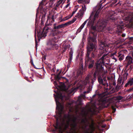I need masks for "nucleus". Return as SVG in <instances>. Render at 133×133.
Listing matches in <instances>:
<instances>
[{"mask_svg": "<svg viewBox=\"0 0 133 133\" xmlns=\"http://www.w3.org/2000/svg\"><path fill=\"white\" fill-rule=\"evenodd\" d=\"M109 44L108 45L105 43L103 42H101L99 45V49L101 50L100 52L101 54H103L101 52H103L105 53L102 57L96 63V67L97 71L99 73H101L102 75H103L107 72V71H105L103 69V66L104 65V61L103 60L105 59L107 57V55L110 52V51L108 50V47Z\"/></svg>", "mask_w": 133, "mask_h": 133, "instance_id": "f257e3e1", "label": "nucleus"}, {"mask_svg": "<svg viewBox=\"0 0 133 133\" xmlns=\"http://www.w3.org/2000/svg\"><path fill=\"white\" fill-rule=\"evenodd\" d=\"M97 46L95 45H94L93 44H90L89 46L87 47V51L85 58V63L86 64H89V68H91L94 64V61L89 57V55L90 53V52L91 51L93 50L94 51L96 49Z\"/></svg>", "mask_w": 133, "mask_h": 133, "instance_id": "f03ea898", "label": "nucleus"}, {"mask_svg": "<svg viewBox=\"0 0 133 133\" xmlns=\"http://www.w3.org/2000/svg\"><path fill=\"white\" fill-rule=\"evenodd\" d=\"M107 22L102 20H100L97 22L96 25L91 26V29L94 30H98V31H103L106 24Z\"/></svg>", "mask_w": 133, "mask_h": 133, "instance_id": "7ed1b4c3", "label": "nucleus"}, {"mask_svg": "<svg viewBox=\"0 0 133 133\" xmlns=\"http://www.w3.org/2000/svg\"><path fill=\"white\" fill-rule=\"evenodd\" d=\"M58 37L57 35L55 37L53 38L51 41H49L47 44V50H49L53 49H57L58 48V46L55 43H52V42H56L58 41Z\"/></svg>", "mask_w": 133, "mask_h": 133, "instance_id": "20e7f679", "label": "nucleus"}, {"mask_svg": "<svg viewBox=\"0 0 133 133\" xmlns=\"http://www.w3.org/2000/svg\"><path fill=\"white\" fill-rule=\"evenodd\" d=\"M63 98V96L62 94L61 93L57 94L55 97V99L57 105L56 109H57L59 111V114L60 115L62 113L64 107L63 105L59 102H58L56 99L57 98H59L62 99Z\"/></svg>", "mask_w": 133, "mask_h": 133, "instance_id": "39448f33", "label": "nucleus"}, {"mask_svg": "<svg viewBox=\"0 0 133 133\" xmlns=\"http://www.w3.org/2000/svg\"><path fill=\"white\" fill-rule=\"evenodd\" d=\"M96 71L94 73L93 76V78L91 76V75H88L86 77L82 85H84L87 84L89 85V83H90V80L91 81V83L92 84L96 80Z\"/></svg>", "mask_w": 133, "mask_h": 133, "instance_id": "423d86ee", "label": "nucleus"}, {"mask_svg": "<svg viewBox=\"0 0 133 133\" xmlns=\"http://www.w3.org/2000/svg\"><path fill=\"white\" fill-rule=\"evenodd\" d=\"M100 11V10L98 9L96 11L93 12L91 14L89 19L91 20L92 22L94 23L95 20L98 17Z\"/></svg>", "mask_w": 133, "mask_h": 133, "instance_id": "0eeeda50", "label": "nucleus"}, {"mask_svg": "<svg viewBox=\"0 0 133 133\" xmlns=\"http://www.w3.org/2000/svg\"><path fill=\"white\" fill-rule=\"evenodd\" d=\"M82 10H81L75 16L76 17L78 18H82L84 14V12L86 10V6L85 5L84 6H82Z\"/></svg>", "mask_w": 133, "mask_h": 133, "instance_id": "6e6552de", "label": "nucleus"}, {"mask_svg": "<svg viewBox=\"0 0 133 133\" xmlns=\"http://www.w3.org/2000/svg\"><path fill=\"white\" fill-rule=\"evenodd\" d=\"M57 123L55 127L56 129H58L59 133H62L63 130V125H60L58 123V118L56 119Z\"/></svg>", "mask_w": 133, "mask_h": 133, "instance_id": "1a4fd4ad", "label": "nucleus"}, {"mask_svg": "<svg viewBox=\"0 0 133 133\" xmlns=\"http://www.w3.org/2000/svg\"><path fill=\"white\" fill-rule=\"evenodd\" d=\"M98 80L100 84H102L104 86L108 85V84L107 83V80L104 79L103 80L101 77H98Z\"/></svg>", "mask_w": 133, "mask_h": 133, "instance_id": "9d476101", "label": "nucleus"}, {"mask_svg": "<svg viewBox=\"0 0 133 133\" xmlns=\"http://www.w3.org/2000/svg\"><path fill=\"white\" fill-rule=\"evenodd\" d=\"M97 109V108L96 107L95 105L93 104L92 105L91 107L89 109L88 111L91 112L92 114H94L96 111Z\"/></svg>", "mask_w": 133, "mask_h": 133, "instance_id": "9b49d317", "label": "nucleus"}, {"mask_svg": "<svg viewBox=\"0 0 133 133\" xmlns=\"http://www.w3.org/2000/svg\"><path fill=\"white\" fill-rule=\"evenodd\" d=\"M132 58L130 56H128L126 58V61L127 62V65H128L132 63Z\"/></svg>", "mask_w": 133, "mask_h": 133, "instance_id": "f8f14e48", "label": "nucleus"}, {"mask_svg": "<svg viewBox=\"0 0 133 133\" xmlns=\"http://www.w3.org/2000/svg\"><path fill=\"white\" fill-rule=\"evenodd\" d=\"M46 36V35L45 32L43 33V32H42V33H39L38 35V40L40 39V38H44Z\"/></svg>", "mask_w": 133, "mask_h": 133, "instance_id": "ddd939ff", "label": "nucleus"}, {"mask_svg": "<svg viewBox=\"0 0 133 133\" xmlns=\"http://www.w3.org/2000/svg\"><path fill=\"white\" fill-rule=\"evenodd\" d=\"M87 22V20H86L84 22L82 25L76 31V33H78L81 31L82 29L84 28V25Z\"/></svg>", "mask_w": 133, "mask_h": 133, "instance_id": "4468645a", "label": "nucleus"}, {"mask_svg": "<svg viewBox=\"0 0 133 133\" xmlns=\"http://www.w3.org/2000/svg\"><path fill=\"white\" fill-rule=\"evenodd\" d=\"M55 24H54V29H58L62 28L65 26V24H62L57 26H55Z\"/></svg>", "mask_w": 133, "mask_h": 133, "instance_id": "2eb2a0df", "label": "nucleus"}, {"mask_svg": "<svg viewBox=\"0 0 133 133\" xmlns=\"http://www.w3.org/2000/svg\"><path fill=\"white\" fill-rule=\"evenodd\" d=\"M115 13L114 12H110V14L109 15L108 18V20L109 19H111L112 20H114L115 19V18L114 17V16L111 15H113Z\"/></svg>", "mask_w": 133, "mask_h": 133, "instance_id": "dca6fc26", "label": "nucleus"}, {"mask_svg": "<svg viewBox=\"0 0 133 133\" xmlns=\"http://www.w3.org/2000/svg\"><path fill=\"white\" fill-rule=\"evenodd\" d=\"M133 84V81L131 79H130L128 81V82L125 84V87H127L128 85L131 86Z\"/></svg>", "mask_w": 133, "mask_h": 133, "instance_id": "f3484780", "label": "nucleus"}, {"mask_svg": "<svg viewBox=\"0 0 133 133\" xmlns=\"http://www.w3.org/2000/svg\"><path fill=\"white\" fill-rule=\"evenodd\" d=\"M89 0H78L79 3L88 4L89 3Z\"/></svg>", "mask_w": 133, "mask_h": 133, "instance_id": "a211bd4d", "label": "nucleus"}, {"mask_svg": "<svg viewBox=\"0 0 133 133\" xmlns=\"http://www.w3.org/2000/svg\"><path fill=\"white\" fill-rule=\"evenodd\" d=\"M118 57H119V59L120 61H122L123 60L124 58V55L123 54H121L120 52H119L118 53Z\"/></svg>", "mask_w": 133, "mask_h": 133, "instance_id": "6ab92c4d", "label": "nucleus"}, {"mask_svg": "<svg viewBox=\"0 0 133 133\" xmlns=\"http://www.w3.org/2000/svg\"><path fill=\"white\" fill-rule=\"evenodd\" d=\"M79 8L78 5H76L74 7V11H73L71 16H72L77 11V10H78V8Z\"/></svg>", "mask_w": 133, "mask_h": 133, "instance_id": "aec40b11", "label": "nucleus"}, {"mask_svg": "<svg viewBox=\"0 0 133 133\" xmlns=\"http://www.w3.org/2000/svg\"><path fill=\"white\" fill-rule=\"evenodd\" d=\"M88 42H95L96 40V38H93L92 37H89L88 38Z\"/></svg>", "mask_w": 133, "mask_h": 133, "instance_id": "412c9836", "label": "nucleus"}, {"mask_svg": "<svg viewBox=\"0 0 133 133\" xmlns=\"http://www.w3.org/2000/svg\"><path fill=\"white\" fill-rule=\"evenodd\" d=\"M57 74L56 75H57V77L58 78H59V75L61 73V71L57 69Z\"/></svg>", "mask_w": 133, "mask_h": 133, "instance_id": "4be33fe9", "label": "nucleus"}, {"mask_svg": "<svg viewBox=\"0 0 133 133\" xmlns=\"http://www.w3.org/2000/svg\"><path fill=\"white\" fill-rule=\"evenodd\" d=\"M92 87L91 86H90V85H89V87L88 88V91H85L84 93H89L91 90Z\"/></svg>", "mask_w": 133, "mask_h": 133, "instance_id": "5701e85b", "label": "nucleus"}, {"mask_svg": "<svg viewBox=\"0 0 133 133\" xmlns=\"http://www.w3.org/2000/svg\"><path fill=\"white\" fill-rule=\"evenodd\" d=\"M122 98V97L121 96H119L115 98L114 99L116 100V101H118L121 100Z\"/></svg>", "mask_w": 133, "mask_h": 133, "instance_id": "b1692460", "label": "nucleus"}, {"mask_svg": "<svg viewBox=\"0 0 133 133\" xmlns=\"http://www.w3.org/2000/svg\"><path fill=\"white\" fill-rule=\"evenodd\" d=\"M61 88H62V90L63 91H66V89L65 86L63 84Z\"/></svg>", "mask_w": 133, "mask_h": 133, "instance_id": "393cba45", "label": "nucleus"}, {"mask_svg": "<svg viewBox=\"0 0 133 133\" xmlns=\"http://www.w3.org/2000/svg\"><path fill=\"white\" fill-rule=\"evenodd\" d=\"M122 82V79L121 77L119 78L118 80V84H121Z\"/></svg>", "mask_w": 133, "mask_h": 133, "instance_id": "a878e982", "label": "nucleus"}, {"mask_svg": "<svg viewBox=\"0 0 133 133\" xmlns=\"http://www.w3.org/2000/svg\"><path fill=\"white\" fill-rule=\"evenodd\" d=\"M72 23V22L71 21H70L69 22H67L65 24H65V25H69L71 24L72 23Z\"/></svg>", "mask_w": 133, "mask_h": 133, "instance_id": "bb28decb", "label": "nucleus"}, {"mask_svg": "<svg viewBox=\"0 0 133 133\" xmlns=\"http://www.w3.org/2000/svg\"><path fill=\"white\" fill-rule=\"evenodd\" d=\"M123 26L122 25H118L117 26V28H119L120 29H121L124 28Z\"/></svg>", "mask_w": 133, "mask_h": 133, "instance_id": "cd10ccee", "label": "nucleus"}, {"mask_svg": "<svg viewBox=\"0 0 133 133\" xmlns=\"http://www.w3.org/2000/svg\"><path fill=\"white\" fill-rule=\"evenodd\" d=\"M128 75V74H127V73H125L123 74V76L125 77V78H124L125 79H127V77Z\"/></svg>", "mask_w": 133, "mask_h": 133, "instance_id": "c85d7f7f", "label": "nucleus"}, {"mask_svg": "<svg viewBox=\"0 0 133 133\" xmlns=\"http://www.w3.org/2000/svg\"><path fill=\"white\" fill-rule=\"evenodd\" d=\"M112 108L113 110V112H115L116 111V109L113 106H112Z\"/></svg>", "mask_w": 133, "mask_h": 133, "instance_id": "c756f323", "label": "nucleus"}, {"mask_svg": "<svg viewBox=\"0 0 133 133\" xmlns=\"http://www.w3.org/2000/svg\"><path fill=\"white\" fill-rule=\"evenodd\" d=\"M106 0H102V1H100V5H102V3L104 2L105 1H106Z\"/></svg>", "mask_w": 133, "mask_h": 133, "instance_id": "7c9ffc66", "label": "nucleus"}, {"mask_svg": "<svg viewBox=\"0 0 133 133\" xmlns=\"http://www.w3.org/2000/svg\"><path fill=\"white\" fill-rule=\"evenodd\" d=\"M133 90V87L129 89L128 91L129 92H130Z\"/></svg>", "mask_w": 133, "mask_h": 133, "instance_id": "2f4dec72", "label": "nucleus"}, {"mask_svg": "<svg viewBox=\"0 0 133 133\" xmlns=\"http://www.w3.org/2000/svg\"><path fill=\"white\" fill-rule=\"evenodd\" d=\"M76 20V18H74L71 21L72 23H74Z\"/></svg>", "mask_w": 133, "mask_h": 133, "instance_id": "473e14b6", "label": "nucleus"}, {"mask_svg": "<svg viewBox=\"0 0 133 133\" xmlns=\"http://www.w3.org/2000/svg\"><path fill=\"white\" fill-rule=\"evenodd\" d=\"M63 0H60L58 2V3H59V4H60L63 1Z\"/></svg>", "mask_w": 133, "mask_h": 133, "instance_id": "72a5a7b5", "label": "nucleus"}, {"mask_svg": "<svg viewBox=\"0 0 133 133\" xmlns=\"http://www.w3.org/2000/svg\"><path fill=\"white\" fill-rule=\"evenodd\" d=\"M70 56L72 57L73 53L72 52H70Z\"/></svg>", "mask_w": 133, "mask_h": 133, "instance_id": "f704fd0d", "label": "nucleus"}, {"mask_svg": "<svg viewBox=\"0 0 133 133\" xmlns=\"http://www.w3.org/2000/svg\"><path fill=\"white\" fill-rule=\"evenodd\" d=\"M70 3H68L65 6V8H68L69 5Z\"/></svg>", "mask_w": 133, "mask_h": 133, "instance_id": "c9c22d12", "label": "nucleus"}, {"mask_svg": "<svg viewBox=\"0 0 133 133\" xmlns=\"http://www.w3.org/2000/svg\"><path fill=\"white\" fill-rule=\"evenodd\" d=\"M72 57H71V56H70V62L72 60Z\"/></svg>", "mask_w": 133, "mask_h": 133, "instance_id": "e433bc0d", "label": "nucleus"}, {"mask_svg": "<svg viewBox=\"0 0 133 133\" xmlns=\"http://www.w3.org/2000/svg\"><path fill=\"white\" fill-rule=\"evenodd\" d=\"M117 0H115V1L113 2V3L114 4H115L117 2Z\"/></svg>", "mask_w": 133, "mask_h": 133, "instance_id": "4c0bfd02", "label": "nucleus"}, {"mask_svg": "<svg viewBox=\"0 0 133 133\" xmlns=\"http://www.w3.org/2000/svg\"><path fill=\"white\" fill-rule=\"evenodd\" d=\"M125 36V34H122V37H124V36Z\"/></svg>", "mask_w": 133, "mask_h": 133, "instance_id": "58836bf2", "label": "nucleus"}, {"mask_svg": "<svg viewBox=\"0 0 133 133\" xmlns=\"http://www.w3.org/2000/svg\"><path fill=\"white\" fill-rule=\"evenodd\" d=\"M57 34H56V33H55H55H54L53 34V35L54 36H56V35H57Z\"/></svg>", "mask_w": 133, "mask_h": 133, "instance_id": "ea45409f", "label": "nucleus"}, {"mask_svg": "<svg viewBox=\"0 0 133 133\" xmlns=\"http://www.w3.org/2000/svg\"><path fill=\"white\" fill-rule=\"evenodd\" d=\"M82 71H81V70L80 71L79 73V74H82Z\"/></svg>", "mask_w": 133, "mask_h": 133, "instance_id": "a19ab883", "label": "nucleus"}, {"mask_svg": "<svg viewBox=\"0 0 133 133\" xmlns=\"http://www.w3.org/2000/svg\"><path fill=\"white\" fill-rule=\"evenodd\" d=\"M131 19V17L130 16L127 19L128 20H130Z\"/></svg>", "mask_w": 133, "mask_h": 133, "instance_id": "79ce46f5", "label": "nucleus"}, {"mask_svg": "<svg viewBox=\"0 0 133 133\" xmlns=\"http://www.w3.org/2000/svg\"><path fill=\"white\" fill-rule=\"evenodd\" d=\"M35 41H36V44H37V41L36 40V37H35Z\"/></svg>", "mask_w": 133, "mask_h": 133, "instance_id": "37998d69", "label": "nucleus"}, {"mask_svg": "<svg viewBox=\"0 0 133 133\" xmlns=\"http://www.w3.org/2000/svg\"><path fill=\"white\" fill-rule=\"evenodd\" d=\"M92 57H94V54L93 53H92Z\"/></svg>", "mask_w": 133, "mask_h": 133, "instance_id": "c03bdc74", "label": "nucleus"}, {"mask_svg": "<svg viewBox=\"0 0 133 133\" xmlns=\"http://www.w3.org/2000/svg\"><path fill=\"white\" fill-rule=\"evenodd\" d=\"M54 84L55 85H56V82H54Z\"/></svg>", "mask_w": 133, "mask_h": 133, "instance_id": "a18cd8bd", "label": "nucleus"}, {"mask_svg": "<svg viewBox=\"0 0 133 133\" xmlns=\"http://www.w3.org/2000/svg\"><path fill=\"white\" fill-rule=\"evenodd\" d=\"M60 32L59 31H58L57 32V34H59Z\"/></svg>", "mask_w": 133, "mask_h": 133, "instance_id": "49530a36", "label": "nucleus"}, {"mask_svg": "<svg viewBox=\"0 0 133 133\" xmlns=\"http://www.w3.org/2000/svg\"><path fill=\"white\" fill-rule=\"evenodd\" d=\"M96 95H95L93 96V97H94Z\"/></svg>", "mask_w": 133, "mask_h": 133, "instance_id": "de8ad7c7", "label": "nucleus"}, {"mask_svg": "<svg viewBox=\"0 0 133 133\" xmlns=\"http://www.w3.org/2000/svg\"><path fill=\"white\" fill-rule=\"evenodd\" d=\"M131 79L132 80V81H133V78H131Z\"/></svg>", "mask_w": 133, "mask_h": 133, "instance_id": "09e8293b", "label": "nucleus"}, {"mask_svg": "<svg viewBox=\"0 0 133 133\" xmlns=\"http://www.w3.org/2000/svg\"><path fill=\"white\" fill-rule=\"evenodd\" d=\"M68 19V18L66 19H64V20H66V19Z\"/></svg>", "mask_w": 133, "mask_h": 133, "instance_id": "8fccbe9b", "label": "nucleus"}, {"mask_svg": "<svg viewBox=\"0 0 133 133\" xmlns=\"http://www.w3.org/2000/svg\"><path fill=\"white\" fill-rule=\"evenodd\" d=\"M83 67L81 69V70H82V69H83Z\"/></svg>", "mask_w": 133, "mask_h": 133, "instance_id": "3c124183", "label": "nucleus"}, {"mask_svg": "<svg viewBox=\"0 0 133 133\" xmlns=\"http://www.w3.org/2000/svg\"><path fill=\"white\" fill-rule=\"evenodd\" d=\"M123 82H122V84H123Z\"/></svg>", "mask_w": 133, "mask_h": 133, "instance_id": "603ef678", "label": "nucleus"}, {"mask_svg": "<svg viewBox=\"0 0 133 133\" xmlns=\"http://www.w3.org/2000/svg\"><path fill=\"white\" fill-rule=\"evenodd\" d=\"M120 30H119V31H119V32H120Z\"/></svg>", "mask_w": 133, "mask_h": 133, "instance_id": "864d4df0", "label": "nucleus"}, {"mask_svg": "<svg viewBox=\"0 0 133 133\" xmlns=\"http://www.w3.org/2000/svg\"><path fill=\"white\" fill-rule=\"evenodd\" d=\"M79 98H78V101H79Z\"/></svg>", "mask_w": 133, "mask_h": 133, "instance_id": "5fc2aeb1", "label": "nucleus"}, {"mask_svg": "<svg viewBox=\"0 0 133 133\" xmlns=\"http://www.w3.org/2000/svg\"><path fill=\"white\" fill-rule=\"evenodd\" d=\"M65 51V50H64V51Z\"/></svg>", "mask_w": 133, "mask_h": 133, "instance_id": "6e6d98bb", "label": "nucleus"}]
</instances>
